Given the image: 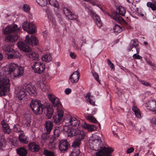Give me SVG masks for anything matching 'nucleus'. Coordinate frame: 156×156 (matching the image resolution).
<instances>
[{"label":"nucleus","instance_id":"obj_17","mask_svg":"<svg viewBox=\"0 0 156 156\" xmlns=\"http://www.w3.org/2000/svg\"><path fill=\"white\" fill-rule=\"evenodd\" d=\"M18 46L22 50L25 52H28L31 50L30 47L28 45L25 44L24 42L23 41H20L18 43Z\"/></svg>","mask_w":156,"mask_h":156},{"label":"nucleus","instance_id":"obj_50","mask_svg":"<svg viewBox=\"0 0 156 156\" xmlns=\"http://www.w3.org/2000/svg\"><path fill=\"white\" fill-rule=\"evenodd\" d=\"M43 153L45 156H55L53 153L47 150H44Z\"/></svg>","mask_w":156,"mask_h":156},{"label":"nucleus","instance_id":"obj_61","mask_svg":"<svg viewBox=\"0 0 156 156\" xmlns=\"http://www.w3.org/2000/svg\"><path fill=\"white\" fill-rule=\"evenodd\" d=\"M70 57L73 59L76 58V55L73 52H70Z\"/></svg>","mask_w":156,"mask_h":156},{"label":"nucleus","instance_id":"obj_39","mask_svg":"<svg viewBox=\"0 0 156 156\" xmlns=\"http://www.w3.org/2000/svg\"><path fill=\"white\" fill-rule=\"evenodd\" d=\"M29 56L33 60H37L38 55L35 52H30L28 54Z\"/></svg>","mask_w":156,"mask_h":156},{"label":"nucleus","instance_id":"obj_52","mask_svg":"<svg viewBox=\"0 0 156 156\" xmlns=\"http://www.w3.org/2000/svg\"><path fill=\"white\" fill-rule=\"evenodd\" d=\"M138 81L140 83L144 86H149L151 85L150 83L147 81L142 80H139Z\"/></svg>","mask_w":156,"mask_h":156},{"label":"nucleus","instance_id":"obj_26","mask_svg":"<svg viewBox=\"0 0 156 156\" xmlns=\"http://www.w3.org/2000/svg\"><path fill=\"white\" fill-rule=\"evenodd\" d=\"M45 131L48 133H50L53 127V124L50 121H47L45 123Z\"/></svg>","mask_w":156,"mask_h":156},{"label":"nucleus","instance_id":"obj_47","mask_svg":"<svg viewBox=\"0 0 156 156\" xmlns=\"http://www.w3.org/2000/svg\"><path fill=\"white\" fill-rule=\"evenodd\" d=\"M47 132L43 133L41 135V138L42 140H44V141L47 140L49 137V134Z\"/></svg>","mask_w":156,"mask_h":156},{"label":"nucleus","instance_id":"obj_55","mask_svg":"<svg viewBox=\"0 0 156 156\" xmlns=\"http://www.w3.org/2000/svg\"><path fill=\"white\" fill-rule=\"evenodd\" d=\"M92 73V75L94 77L95 80L99 83H100L99 80V76L98 73L95 72H93Z\"/></svg>","mask_w":156,"mask_h":156},{"label":"nucleus","instance_id":"obj_10","mask_svg":"<svg viewBox=\"0 0 156 156\" xmlns=\"http://www.w3.org/2000/svg\"><path fill=\"white\" fill-rule=\"evenodd\" d=\"M23 27L24 30L31 34L34 33L35 31V27L32 23L24 22L23 25Z\"/></svg>","mask_w":156,"mask_h":156},{"label":"nucleus","instance_id":"obj_9","mask_svg":"<svg viewBox=\"0 0 156 156\" xmlns=\"http://www.w3.org/2000/svg\"><path fill=\"white\" fill-rule=\"evenodd\" d=\"M32 67L35 73L38 74L43 73L45 69V66L44 64L36 62H34Z\"/></svg>","mask_w":156,"mask_h":156},{"label":"nucleus","instance_id":"obj_8","mask_svg":"<svg viewBox=\"0 0 156 156\" xmlns=\"http://www.w3.org/2000/svg\"><path fill=\"white\" fill-rule=\"evenodd\" d=\"M16 96L19 100H25L27 98V94L24 85L22 87H18L16 90Z\"/></svg>","mask_w":156,"mask_h":156},{"label":"nucleus","instance_id":"obj_35","mask_svg":"<svg viewBox=\"0 0 156 156\" xmlns=\"http://www.w3.org/2000/svg\"><path fill=\"white\" fill-rule=\"evenodd\" d=\"M20 140L24 143H27L28 141L27 140V137L24 134L22 133L19 135Z\"/></svg>","mask_w":156,"mask_h":156},{"label":"nucleus","instance_id":"obj_18","mask_svg":"<svg viewBox=\"0 0 156 156\" xmlns=\"http://www.w3.org/2000/svg\"><path fill=\"white\" fill-rule=\"evenodd\" d=\"M18 37V35L16 34L9 35L5 37V40L7 42L14 43L17 40Z\"/></svg>","mask_w":156,"mask_h":156},{"label":"nucleus","instance_id":"obj_53","mask_svg":"<svg viewBox=\"0 0 156 156\" xmlns=\"http://www.w3.org/2000/svg\"><path fill=\"white\" fill-rule=\"evenodd\" d=\"M23 11L26 12H29L30 10V6L27 4H24L23 7Z\"/></svg>","mask_w":156,"mask_h":156},{"label":"nucleus","instance_id":"obj_33","mask_svg":"<svg viewBox=\"0 0 156 156\" xmlns=\"http://www.w3.org/2000/svg\"><path fill=\"white\" fill-rule=\"evenodd\" d=\"M17 152L20 156H25L27 153V150L23 147H20L17 150Z\"/></svg>","mask_w":156,"mask_h":156},{"label":"nucleus","instance_id":"obj_59","mask_svg":"<svg viewBox=\"0 0 156 156\" xmlns=\"http://www.w3.org/2000/svg\"><path fill=\"white\" fill-rule=\"evenodd\" d=\"M133 57L134 59H141L142 58V57L141 56L136 54H134L133 55Z\"/></svg>","mask_w":156,"mask_h":156},{"label":"nucleus","instance_id":"obj_24","mask_svg":"<svg viewBox=\"0 0 156 156\" xmlns=\"http://www.w3.org/2000/svg\"><path fill=\"white\" fill-rule=\"evenodd\" d=\"M57 142L55 137H51L49 140L48 144V148L51 149H54L56 146Z\"/></svg>","mask_w":156,"mask_h":156},{"label":"nucleus","instance_id":"obj_23","mask_svg":"<svg viewBox=\"0 0 156 156\" xmlns=\"http://www.w3.org/2000/svg\"><path fill=\"white\" fill-rule=\"evenodd\" d=\"M38 87L41 88L43 91H45L48 88V86L45 84V83L43 80H38L37 83Z\"/></svg>","mask_w":156,"mask_h":156},{"label":"nucleus","instance_id":"obj_7","mask_svg":"<svg viewBox=\"0 0 156 156\" xmlns=\"http://www.w3.org/2000/svg\"><path fill=\"white\" fill-rule=\"evenodd\" d=\"M2 31L4 34L7 35L15 32H18L20 31V29L16 24H12L3 27Z\"/></svg>","mask_w":156,"mask_h":156},{"label":"nucleus","instance_id":"obj_30","mask_svg":"<svg viewBox=\"0 0 156 156\" xmlns=\"http://www.w3.org/2000/svg\"><path fill=\"white\" fill-rule=\"evenodd\" d=\"M93 17L97 26L99 27L102 26V23L99 16L96 14L93 13Z\"/></svg>","mask_w":156,"mask_h":156},{"label":"nucleus","instance_id":"obj_11","mask_svg":"<svg viewBox=\"0 0 156 156\" xmlns=\"http://www.w3.org/2000/svg\"><path fill=\"white\" fill-rule=\"evenodd\" d=\"M49 99L52 103V105L55 107H57V109H61L62 105L59 103V99L53 95L49 94L48 95Z\"/></svg>","mask_w":156,"mask_h":156},{"label":"nucleus","instance_id":"obj_41","mask_svg":"<svg viewBox=\"0 0 156 156\" xmlns=\"http://www.w3.org/2000/svg\"><path fill=\"white\" fill-rule=\"evenodd\" d=\"M6 142L4 136H2L1 137L0 140V148H3L5 147L6 145Z\"/></svg>","mask_w":156,"mask_h":156},{"label":"nucleus","instance_id":"obj_63","mask_svg":"<svg viewBox=\"0 0 156 156\" xmlns=\"http://www.w3.org/2000/svg\"><path fill=\"white\" fill-rule=\"evenodd\" d=\"M151 121L152 123L156 125V117L152 118L151 120Z\"/></svg>","mask_w":156,"mask_h":156},{"label":"nucleus","instance_id":"obj_27","mask_svg":"<svg viewBox=\"0 0 156 156\" xmlns=\"http://www.w3.org/2000/svg\"><path fill=\"white\" fill-rule=\"evenodd\" d=\"M81 126L85 129H88L89 131H92L97 129V127L95 126L87 124L86 123H84L83 125L82 124Z\"/></svg>","mask_w":156,"mask_h":156},{"label":"nucleus","instance_id":"obj_58","mask_svg":"<svg viewBox=\"0 0 156 156\" xmlns=\"http://www.w3.org/2000/svg\"><path fill=\"white\" fill-rule=\"evenodd\" d=\"M13 130L14 132H20L21 131V130L20 127H18L17 126H15L14 127Z\"/></svg>","mask_w":156,"mask_h":156},{"label":"nucleus","instance_id":"obj_13","mask_svg":"<svg viewBox=\"0 0 156 156\" xmlns=\"http://www.w3.org/2000/svg\"><path fill=\"white\" fill-rule=\"evenodd\" d=\"M58 147L60 151L64 152L68 150L70 147V145L67 140H62L59 142Z\"/></svg>","mask_w":156,"mask_h":156},{"label":"nucleus","instance_id":"obj_14","mask_svg":"<svg viewBox=\"0 0 156 156\" xmlns=\"http://www.w3.org/2000/svg\"><path fill=\"white\" fill-rule=\"evenodd\" d=\"M57 115H54L53 117V121L55 124L59 123L63 116V112L61 109H57Z\"/></svg>","mask_w":156,"mask_h":156},{"label":"nucleus","instance_id":"obj_56","mask_svg":"<svg viewBox=\"0 0 156 156\" xmlns=\"http://www.w3.org/2000/svg\"><path fill=\"white\" fill-rule=\"evenodd\" d=\"M108 63L109 65V67L112 69L115 70V66L113 63H112L111 60L109 59H107Z\"/></svg>","mask_w":156,"mask_h":156},{"label":"nucleus","instance_id":"obj_34","mask_svg":"<svg viewBox=\"0 0 156 156\" xmlns=\"http://www.w3.org/2000/svg\"><path fill=\"white\" fill-rule=\"evenodd\" d=\"M138 45V43L136 40L134 39L130 41L129 45L128 48V50L129 51H131L132 48L133 47H136Z\"/></svg>","mask_w":156,"mask_h":156},{"label":"nucleus","instance_id":"obj_36","mask_svg":"<svg viewBox=\"0 0 156 156\" xmlns=\"http://www.w3.org/2000/svg\"><path fill=\"white\" fill-rule=\"evenodd\" d=\"M42 59L43 61L47 62H49L52 60V58L50 54H48L43 56Z\"/></svg>","mask_w":156,"mask_h":156},{"label":"nucleus","instance_id":"obj_45","mask_svg":"<svg viewBox=\"0 0 156 156\" xmlns=\"http://www.w3.org/2000/svg\"><path fill=\"white\" fill-rule=\"evenodd\" d=\"M118 9L120 15L122 16L125 15L126 13V10L124 7L121 6H119L118 8Z\"/></svg>","mask_w":156,"mask_h":156},{"label":"nucleus","instance_id":"obj_38","mask_svg":"<svg viewBox=\"0 0 156 156\" xmlns=\"http://www.w3.org/2000/svg\"><path fill=\"white\" fill-rule=\"evenodd\" d=\"M86 118L87 120L92 122L96 123L97 122L96 119L93 116L90 114H88L87 115Z\"/></svg>","mask_w":156,"mask_h":156},{"label":"nucleus","instance_id":"obj_12","mask_svg":"<svg viewBox=\"0 0 156 156\" xmlns=\"http://www.w3.org/2000/svg\"><path fill=\"white\" fill-rule=\"evenodd\" d=\"M27 94L28 93L31 95L35 96L37 94L36 89L34 85L31 83L24 84Z\"/></svg>","mask_w":156,"mask_h":156},{"label":"nucleus","instance_id":"obj_54","mask_svg":"<svg viewBox=\"0 0 156 156\" xmlns=\"http://www.w3.org/2000/svg\"><path fill=\"white\" fill-rule=\"evenodd\" d=\"M48 19L52 22L53 24L55 23V20L54 18L53 15L52 14H49L48 16Z\"/></svg>","mask_w":156,"mask_h":156},{"label":"nucleus","instance_id":"obj_3","mask_svg":"<svg viewBox=\"0 0 156 156\" xmlns=\"http://www.w3.org/2000/svg\"><path fill=\"white\" fill-rule=\"evenodd\" d=\"M5 71L0 73V95L5 96L10 90V80L8 78L9 75L8 73H5Z\"/></svg>","mask_w":156,"mask_h":156},{"label":"nucleus","instance_id":"obj_22","mask_svg":"<svg viewBox=\"0 0 156 156\" xmlns=\"http://www.w3.org/2000/svg\"><path fill=\"white\" fill-rule=\"evenodd\" d=\"M67 126H64L63 128L64 131L66 133L68 136H73L75 135V129H74L72 128H69Z\"/></svg>","mask_w":156,"mask_h":156},{"label":"nucleus","instance_id":"obj_57","mask_svg":"<svg viewBox=\"0 0 156 156\" xmlns=\"http://www.w3.org/2000/svg\"><path fill=\"white\" fill-rule=\"evenodd\" d=\"M64 14L66 15V16L68 18L69 15L70 13H71V12L69 11L68 9L67 8H64L63 10Z\"/></svg>","mask_w":156,"mask_h":156},{"label":"nucleus","instance_id":"obj_42","mask_svg":"<svg viewBox=\"0 0 156 156\" xmlns=\"http://www.w3.org/2000/svg\"><path fill=\"white\" fill-rule=\"evenodd\" d=\"M50 5L54 7L58 8L59 5L58 1L56 0H48Z\"/></svg>","mask_w":156,"mask_h":156},{"label":"nucleus","instance_id":"obj_1","mask_svg":"<svg viewBox=\"0 0 156 156\" xmlns=\"http://www.w3.org/2000/svg\"><path fill=\"white\" fill-rule=\"evenodd\" d=\"M90 148L97 151L96 156H111L113 150L108 146H104L101 137L97 134L93 135L89 141Z\"/></svg>","mask_w":156,"mask_h":156},{"label":"nucleus","instance_id":"obj_4","mask_svg":"<svg viewBox=\"0 0 156 156\" xmlns=\"http://www.w3.org/2000/svg\"><path fill=\"white\" fill-rule=\"evenodd\" d=\"M24 71L23 67L19 66L16 64L11 63L8 69L5 73L6 74L7 73L8 75H13L15 77H19L23 75Z\"/></svg>","mask_w":156,"mask_h":156},{"label":"nucleus","instance_id":"obj_64","mask_svg":"<svg viewBox=\"0 0 156 156\" xmlns=\"http://www.w3.org/2000/svg\"><path fill=\"white\" fill-rule=\"evenodd\" d=\"M28 16L29 19H32V15L30 13H29Z\"/></svg>","mask_w":156,"mask_h":156},{"label":"nucleus","instance_id":"obj_51","mask_svg":"<svg viewBox=\"0 0 156 156\" xmlns=\"http://www.w3.org/2000/svg\"><path fill=\"white\" fill-rule=\"evenodd\" d=\"M78 17V16L77 15L72 13L71 12L69 15L68 18L71 20H73L77 19Z\"/></svg>","mask_w":156,"mask_h":156},{"label":"nucleus","instance_id":"obj_62","mask_svg":"<svg viewBox=\"0 0 156 156\" xmlns=\"http://www.w3.org/2000/svg\"><path fill=\"white\" fill-rule=\"evenodd\" d=\"M71 91V90L69 88L66 89L65 91L66 94H69Z\"/></svg>","mask_w":156,"mask_h":156},{"label":"nucleus","instance_id":"obj_44","mask_svg":"<svg viewBox=\"0 0 156 156\" xmlns=\"http://www.w3.org/2000/svg\"><path fill=\"white\" fill-rule=\"evenodd\" d=\"M81 140L80 139L76 138L73 142L72 144V146L74 147L79 146L81 143L80 141Z\"/></svg>","mask_w":156,"mask_h":156},{"label":"nucleus","instance_id":"obj_43","mask_svg":"<svg viewBox=\"0 0 156 156\" xmlns=\"http://www.w3.org/2000/svg\"><path fill=\"white\" fill-rule=\"evenodd\" d=\"M60 133L59 128L58 127L56 128L54 131V137L56 139L57 137H58Z\"/></svg>","mask_w":156,"mask_h":156},{"label":"nucleus","instance_id":"obj_37","mask_svg":"<svg viewBox=\"0 0 156 156\" xmlns=\"http://www.w3.org/2000/svg\"><path fill=\"white\" fill-rule=\"evenodd\" d=\"M80 151L78 147L73 149L70 155V156H79Z\"/></svg>","mask_w":156,"mask_h":156},{"label":"nucleus","instance_id":"obj_19","mask_svg":"<svg viewBox=\"0 0 156 156\" xmlns=\"http://www.w3.org/2000/svg\"><path fill=\"white\" fill-rule=\"evenodd\" d=\"M79 73L77 71L75 72L70 76L69 80L73 83L77 82L79 80Z\"/></svg>","mask_w":156,"mask_h":156},{"label":"nucleus","instance_id":"obj_31","mask_svg":"<svg viewBox=\"0 0 156 156\" xmlns=\"http://www.w3.org/2000/svg\"><path fill=\"white\" fill-rule=\"evenodd\" d=\"M86 99L90 104L92 105L95 104V98L93 96H91L90 93L87 94L86 96Z\"/></svg>","mask_w":156,"mask_h":156},{"label":"nucleus","instance_id":"obj_32","mask_svg":"<svg viewBox=\"0 0 156 156\" xmlns=\"http://www.w3.org/2000/svg\"><path fill=\"white\" fill-rule=\"evenodd\" d=\"M132 109L136 117L138 118H140L141 117V113L136 106L133 105L132 107Z\"/></svg>","mask_w":156,"mask_h":156},{"label":"nucleus","instance_id":"obj_21","mask_svg":"<svg viewBox=\"0 0 156 156\" xmlns=\"http://www.w3.org/2000/svg\"><path fill=\"white\" fill-rule=\"evenodd\" d=\"M1 124L2 129L4 132L5 133L9 134L11 132V130L8 124L4 120L1 121Z\"/></svg>","mask_w":156,"mask_h":156},{"label":"nucleus","instance_id":"obj_25","mask_svg":"<svg viewBox=\"0 0 156 156\" xmlns=\"http://www.w3.org/2000/svg\"><path fill=\"white\" fill-rule=\"evenodd\" d=\"M75 135L76 136V138H78L80 140H83L85 137V135L83 131L80 130L78 129H75Z\"/></svg>","mask_w":156,"mask_h":156},{"label":"nucleus","instance_id":"obj_5","mask_svg":"<svg viewBox=\"0 0 156 156\" xmlns=\"http://www.w3.org/2000/svg\"><path fill=\"white\" fill-rule=\"evenodd\" d=\"M2 50L5 54L7 55L8 59H20L21 58V55L19 52L14 50L9 45L3 46Z\"/></svg>","mask_w":156,"mask_h":156},{"label":"nucleus","instance_id":"obj_20","mask_svg":"<svg viewBox=\"0 0 156 156\" xmlns=\"http://www.w3.org/2000/svg\"><path fill=\"white\" fill-rule=\"evenodd\" d=\"M28 146L29 149L33 152H37L40 149V146L34 142L29 144Z\"/></svg>","mask_w":156,"mask_h":156},{"label":"nucleus","instance_id":"obj_49","mask_svg":"<svg viewBox=\"0 0 156 156\" xmlns=\"http://www.w3.org/2000/svg\"><path fill=\"white\" fill-rule=\"evenodd\" d=\"M85 1H87L89 2L91 5H96L100 8L99 6V5L98 3V0H83Z\"/></svg>","mask_w":156,"mask_h":156},{"label":"nucleus","instance_id":"obj_2","mask_svg":"<svg viewBox=\"0 0 156 156\" xmlns=\"http://www.w3.org/2000/svg\"><path fill=\"white\" fill-rule=\"evenodd\" d=\"M30 107L32 110L36 114H42L45 111V108L47 109L46 115L48 119L52 116L54 111L50 105L47 106L42 104L41 101L37 99L32 100L30 103Z\"/></svg>","mask_w":156,"mask_h":156},{"label":"nucleus","instance_id":"obj_60","mask_svg":"<svg viewBox=\"0 0 156 156\" xmlns=\"http://www.w3.org/2000/svg\"><path fill=\"white\" fill-rule=\"evenodd\" d=\"M134 150V148L133 147H131L128 148L127 150V153L129 154L133 152Z\"/></svg>","mask_w":156,"mask_h":156},{"label":"nucleus","instance_id":"obj_28","mask_svg":"<svg viewBox=\"0 0 156 156\" xmlns=\"http://www.w3.org/2000/svg\"><path fill=\"white\" fill-rule=\"evenodd\" d=\"M25 119L24 121V126L26 128L28 129L30 126L31 119L30 115H27L25 116Z\"/></svg>","mask_w":156,"mask_h":156},{"label":"nucleus","instance_id":"obj_46","mask_svg":"<svg viewBox=\"0 0 156 156\" xmlns=\"http://www.w3.org/2000/svg\"><path fill=\"white\" fill-rule=\"evenodd\" d=\"M147 5L148 7L151 8L152 10H156V5L153 3L148 2L147 4Z\"/></svg>","mask_w":156,"mask_h":156},{"label":"nucleus","instance_id":"obj_6","mask_svg":"<svg viewBox=\"0 0 156 156\" xmlns=\"http://www.w3.org/2000/svg\"><path fill=\"white\" fill-rule=\"evenodd\" d=\"M66 126H77L80 127L82 126L79 120L70 115H68L64 120Z\"/></svg>","mask_w":156,"mask_h":156},{"label":"nucleus","instance_id":"obj_29","mask_svg":"<svg viewBox=\"0 0 156 156\" xmlns=\"http://www.w3.org/2000/svg\"><path fill=\"white\" fill-rule=\"evenodd\" d=\"M111 17L118 22H120L123 20V19L120 16L119 14L115 12H113L112 13L111 15Z\"/></svg>","mask_w":156,"mask_h":156},{"label":"nucleus","instance_id":"obj_15","mask_svg":"<svg viewBox=\"0 0 156 156\" xmlns=\"http://www.w3.org/2000/svg\"><path fill=\"white\" fill-rule=\"evenodd\" d=\"M25 41L26 42L31 45H36L38 43V41L36 38L34 36H31L29 37L28 35L26 36Z\"/></svg>","mask_w":156,"mask_h":156},{"label":"nucleus","instance_id":"obj_16","mask_svg":"<svg viewBox=\"0 0 156 156\" xmlns=\"http://www.w3.org/2000/svg\"><path fill=\"white\" fill-rule=\"evenodd\" d=\"M146 106L148 109L156 114V101L154 100H149L146 104Z\"/></svg>","mask_w":156,"mask_h":156},{"label":"nucleus","instance_id":"obj_40","mask_svg":"<svg viewBox=\"0 0 156 156\" xmlns=\"http://www.w3.org/2000/svg\"><path fill=\"white\" fill-rule=\"evenodd\" d=\"M114 32L115 33H119L122 30V29L121 27L118 25H115L113 28Z\"/></svg>","mask_w":156,"mask_h":156},{"label":"nucleus","instance_id":"obj_48","mask_svg":"<svg viewBox=\"0 0 156 156\" xmlns=\"http://www.w3.org/2000/svg\"><path fill=\"white\" fill-rule=\"evenodd\" d=\"M38 4L41 6L46 5L47 3V0H36Z\"/></svg>","mask_w":156,"mask_h":156}]
</instances>
